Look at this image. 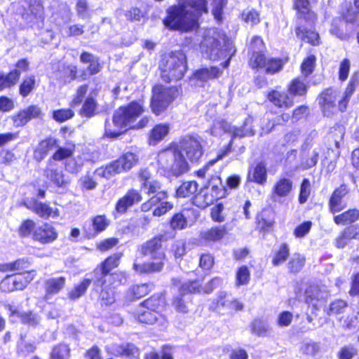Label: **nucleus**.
<instances>
[{
	"mask_svg": "<svg viewBox=\"0 0 359 359\" xmlns=\"http://www.w3.org/2000/svg\"><path fill=\"white\" fill-rule=\"evenodd\" d=\"M207 11L206 0H180L177 5L167 10L168 16L163 23L170 29L195 30L198 27L199 15Z\"/></svg>",
	"mask_w": 359,
	"mask_h": 359,
	"instance_id": "obj_1",
	"label": "nucleus"
},
{
	"mask_svg": "<svg viewBox=\"0 0 359 359\" xmlns=\"http://www.w3.org/2000/svg\"><path fill=\"white\" fill-rule=\"evenodd\" d=\"M201 48L212 60L226 59L221 63L224 68L229 66L230 59L236 51L232 41L223 32L216 28H210L205 31Z\"/></svg>",
	"mask_w": 359,
	"mask_h": 359,
	"instance_id": "obj_2",
	"label": "nucleus"
},
{
	"mask_svg": "<svg viewBox=\"0 0 359 359\" xmlns=\"http://www.w3.org/2000/svg\"><path fill=\"white\" fill-rule=\"evenodd\" d=\"M156 161L158 172L166 177H179L189 170L183 154L175 144L161 150L157 154Z\"/></svg>",
	"mask_w": 359,
	"mask_h": 359,
	"instance_id": "obj_3",
	"label": "nucleus"
},
{
	"mask_svg": "<svg viewBox=\"0 0 359 359\" xmlns=\"http://www.w3.org/2000/svg\"><path fill=\"white\" fill-rule=\"evenodd\" d=\"M143 111V106L137 102H133L127 106L119 107L115 111L112 121H107L105 122V136L110 138L120 136Z\"/></svg>",
	"mask_w": 359,
	"mask_h": 359,
	"instance_id": "obj_4",
	"label": "nucleus"
},
{
	"mask_svg": "<svg viewBox=\"0 0 359 359\" xmlns=\"http://www.w3.org/2000/svg\"><path fill=\"white\" fill-rule=\"evenodd\" d=\"M165 241V236L160 234L141 245L139 247L141 254L144 256H149L152 259H156L158 262L144 263L142 265L135 263L133 269L140 273L161 271L164 266L163 260L165 258V250L163 247V243Z\"/></svg>",
	"mask_w": 359,
	"mask_h": 359,
	"instance_id": "obj_5",
	"label": "nucleus"
},
{
	"mask_svg": "<svg viewBox=\"0 0 359 359\" xmlns=\"http://www.w3.org/2000/svg\"><path fill=\"white\" fill-rule=\"evenodd\" d=\"M161 78L165 82L182 79L187 70V57L182 50L172 51L165 55L160 65Z\"/></svg>",
	"mask_w": 359,
	"mask_h": 359,
	"instance_id": "obj_6",
	"label": "nucleus"
},
{
	"mask_svg": "<svg viewBox=\"0 0 359 359\" xmlns=\"http://www.w3.org/2000/svg\"><path fill=\"white\" fill-rule=\"evenodd\" d=\"M138 160L137 154L127 151L105 167L97 168L95 174L102 177L110 178L116 174L130 170L137 163Z\"/></svg>",
	"mask_w": 359,
	"mask_h": 359,
	"instance_id": "obj_7",
	"label": "nucleus"
},
{
	"mask_svg": "<svg viewBox=\"0 0 359 359\" xmlns=\"http://www.w3.org/2000/svg\"><path fill=\"white\" fill-rule=\"evenodd\" d=\"M181 152L185 153L187 158L192 161H198L203 155V149L199 139L194 136H186L177 146Z\"/></svg>",
	"mask_w": 359,
	"mask_h": 359,
	"instance_id": "obj_8",
	"label": "nucleus"
},
{
	"mask_svg": "<svg viewBox=\"0 0 359 359\" xmlns=\"http://www.w3.org/2000/svg\"><path fill=\"white\" fill-rule=\"evenodd\" d=\"M121 256V253H116L110 256L102 263L100 267L95 270L94 273L97 276L94 281L96 287H102L107 281V278L112 276L108 275L113 269L118 266Z\"/></svg>",
	"mask_w": 359,
	"mask_h": 359,
	"instance_id": "obj_9",
	"label": "nucleus"
},
{
	"mask_svg": "<svg viewBox=\"0 0 359 359\" xmlns=\"http://www.w3.org/2000/svg\"><path fill=\"white\" fill-rule=\"evenodd\" d=\"M222 133H229L233 138L243 137L248 135H252L254 132L252 130H245L243 127L236 128L231 126L228 122L221 120L215 121L213 126L210 129V133L213 136H218Z\"/></svg>",
	"mask_w": 359,
	"mask_h": 359,
	"instance_id": "obj_10",
	"label": "nucleus"
},
{
	"mask_svg": "<svg viewBox=\"0 0 359 359\" xmlns=\"http://www.w3.org/2000/svg\"><path fill=\"white\" fill-rule=\"evenodd\" d=\"M151 107L154 114H160L173 101L174 91H153Z\"/></svg>",
	"mask_w": 359,
	"mask_h": 359,
	"instance_id": "obj_11",
	"label": "nucleus"
},
{
	"mask_svg": "<svg viewBox=\"0 0 359 359\" xmlns=\"http://www.w3.org/2000/svg\"><path fill=\"white\" fill-rule=\"evenodd\" d=\"M23 204L40 217L56 218L59 216V210L57 208H53L46 203L37 201L35 198L27 199L24 201Z\"/></svg>",
	"mask_w": 359,
	"mask_h": 359,
	"instance_id": "obj_12",
	"label": "nucleus"
},
{
	"mask_svg": "<svg viewBox=\"0 0 359 359\" xmlns=\"http://www.w3.org/2000/svg\"><path fill=\"white\" fill-rule=\"evenodd\" d=\"M57 236V232L52 224L43 223L34 231L32 238L41 244H48L55 241Z\"/></svg>",
	"mask_w": 359,
	"mask_h": 359,
	"instance_id": "obj_13",
	"label": "nucleus"
},
{
	"mask_svg": "<svg viewBox=\"0 0 359 359\" xmlns=\"http://www.w3.org/2000/svg\"><path fill=\"white\" fill-rule=\"evenodd\" d=\"M293 187L292 181L286 177L278 179L273 186L271 190V199L275 202H280L290 194Z\"/></svg>",
	"mask_w": 359,
	"mask_h": 359,
	"instance_id": "obj_14",
	"label": "nucleus"
},
{
	"mask_svg": "<svg viewBox=\"0 0 359 359\" xmlns=\"http://www.w3.org/2000/svg\"><path fill=\"white\" fill-rule=\"evenodd\" d=\"M137 320L145 324H156L160 329H164L168 325V320L161 313H154L140 306L137 311Z\"/></svg>",
	"mask_w": 359,
	"mask_h": 359,
	"instance_id": "obj_15",
	"label": "nucleus"
},
{
	"mask_svg": "<svg viewBox=\"0 0 359 359\" xmlns=\"http://www.w3.org/2000/svg\"><path fill=\"white\" fill-rule=\"evenodd\" d=\"M305 295L306 302L317 308L325 302L328 292L324 286L311 285L306 290Z\"/></svg>",
	"mask_w": 359,
	"mask_h": 359,
	"instance_id": "obj_16",
	"label": "nucleus"
},
{
	"mask_svg": "<svg viewBox=\"0 0 359 359\" xmlns=\"http://www.w3.org/2000/svg\"><path fill=\"white\" fill-rule=\"evenodd\" d=\"M44 175L57 187H62L67 183L62 171L52 160L48 161Z\"/></svg>",
	"mask_w": 359,
	"mask_h": 359,
	"instance_id": "obj_17",
	"label": "nucleus"
},
{
	"mask_svg": "<svg viewBox=\"0 0 359 359\" xmlns=\"http://www.w3.org/2000/svg\"><path fill=\"white\" fill-rule=\"evenodd\" d=\"M57 148V140L53 137H47L41 140L34 151V158L40 162L47 156L49 151Z\"/></svg>",
	"mask_w": 359,
	"mask_h": 359,
	"instance_id": "obj_18",
	"label": "nucleus"
},
{
	"mask_svg": "<svg viewBox=\"0 0 359 359\" xmlns=\"http://www.w3.org/2000/svg\"><path fill=\"white\" fill-rule=\"evenodd\" d=\"M348 192L347 187L344 184L334 190L329 202L330 209L332 213L339 212L345 208L346 204L343 202V198Z\"/></svg>",
	"mask_w": 359,
	"mask_h": 359,
	"instance_id": "obj_19",
	"label": "nucleus"
},
{
	"mask_svg": "<svg viewBox=\"0 0 359 359\" xmlns=\"http://www.w3.org/2000/svg\"><path fill=\"white\" fill-rule=\"evenodd\" d=\"M294 91H271L269 99L275 105L279 107H289L293 104Z\"/></svg>",
	"mask_w": 359,
	"mask_h": 359,
	"instance_id": "obj_20",
	"label": "nucleus"
},
{
	"mask_svg": "<svg viewBox=\"0 0 359 359\" xmlns=\"http://www.w3.org/2000/svg\"><path fill=\"white\" fill-rule=\"evenodd\" d=\"M142 198V195L138 191L129 190L123 197L118 200L116 210L118 212H125L129 207L140 202Z\"/></svg>",
	"mask_w": 359,
	"mask_h": 359,
	"instance_id": "obj_21",
	"label": "nucleus"
},
{
	"mask_svg": "<svg viewBox=\"0 0 359 359\" xmlns=\"http://www.w3.org/2000/svg\"><path fill=\"white\" fill-rule=\"evenodd\" d=\"M66 278L63 276L47 279L44 282L45 300H48L53 295L58 294L65 287Z\"/></svg>",
	"mask_w": 359,
	"mask_h": 359,
	"instance_id": "obj_22",
	"label": "nucleus"
},
{
	"mask_svg": "<svg viewBox=\"0 0 359 359\" xmlns=\"http://www.w3.org/2000/svg\"><path fill=\"white\" fill-rule=\"evenodd\" d=\"M41 114L40 109L36 106H29L13 116L12 119L15 126L20 127L25 125L32 118H36Z\"/></svg>",
	"mask_w": 359,
	"mask_h": 359,
	"instance_id": "obj_23",
	"label": "nucleus"
},
{
	"mask_svg": "<svg viewBox=\"0 0 359 359\" xmlns=\"http://www.w3.org/2000/svg\"><path fill=\"white\" fill-rule=\"evenodd\" d=\"M80 60L83 63H89L87 72H83L81 76L82 80L86 79L88 76L97 74L101 69L98 58L88 52H83L80 56Z\"/></svg>",
	"mask_w": 359,
	"mask_h": 359,
	"instance_id": "obj_24",
	"label": "nucleus"
},
{
	"mask_svg": "<svg viewBox=\"0 0 359 359\" xmlns=\"http://www.w3.org/2000/svg\"><path fill=\"white\" fill-rule=\"evenodd\" d=\"M337 93L338 91H323L318 98L319 104L326 116L331 115L335 109Z\"/></svg>",
	"mask_w": 359,
	"mask_h": 359,
	"instance_id": "obj_25",
	"label": "nucleus"
},
{
	"mask_svg": "<svg viewBox=\"0 0 359 359\" xmlns=\"http://www.w3.org/2000/svg\"><path fill=\"white\" fill-rule=\"evenodd\" d=\"M299 352L304 359H316L320 352V344L311 340L301 343Z\"/></svg>",
	"mask_w": 359,
	"mask_h": 359,
	"instance_id": "obj_26",
	"label": "nucleus"
},
{
	"mask_svg": "<svg viewBox=\"0 0 359 359\" xmlns=\"http://www.w3.org/2000/svg\"><path fill=\"white\" fill-rule=\"evenodd\" d=\"M294 8L297 11L298 18L304 19L309 23L312 24L315 20V15L311 11L309 0H295Z\"/></svg>",
	"mask_w": 359,
	"mask_h": 359,
	"instance_id": "obj_27",
	"label": "nucleus"
},
{
	"mask_svg": "<svg viewBox=\"0 0 359 359\" xmlns=\"http://www.w3.org/2000/svg\"><path fill=\"white\" fill-rule=\"evenodd\" d=\"M353 238L359 239L358 226H351L345 229L336 238V246L339 248H343Z\"/></svg>",
	"mask_w": 359,
	"mask_h": 359,
	"instance_id": "obj_28",
	"label": "nucleus"
},
{
	"mask_svg": "<svg viewBox=\"0 0 359 359\" xmlns=\"http://www.w3.org/2000/svg\"><path fill=\"white\" fill-rule=\"evenodd\" d=\"M111 352L114 355H126L130 359H138L139 351L137 348L133 344H128L126 345L112 344L109 348Z\"/></svg>",
	"mask_w": 359,
	"mask_h": 359,
	"instance_id": "obj_29",
	"label": "nucleus"
},
{
	"mask_svg": "<svg viewBox=\"0 0 359 359\" xmlns=\"http://www.w3.org/2000/svg\"><path fill=\"white\" fill-rule=\"evenodd\" d=\"M165 305V297L161 294H156L146 299L140 306L152 312L161 313Z\"/></svg>",
	"mask_w": 359,
	"mask_h": 359,
	"instance_id": "obj_30",
	"label": "nucleus"
},
{
	"mask_svg": "<svg viewBox=\"0 0 359 359\" xmlns=\"http://www.w3.org/2000/svg\"><path fill=\"white\" fill-rule=\"evenodd\" d=\"M170 129V125L168 123H160L155 126L149 134V144H157L168 134Z\"/></svg>",
	"mask_w": 359,
	"mask_h": 359,
	"instance_id": "obj_31",
	"label": "nucleus"
},
{
	"mask_svg": "<svg viewBox=\"0 0 359 359\" xmlns=\"http://www.w3.org/2000/svg\"><path fill=\"white\" fill-rule=\"evenodd\" d=\"M226 233V227L224 225L216 226L203 231L201 238L207 241L215 242L223 238Z\"/></svg>",
	"mask_w": 359,
	"mask_h": 359,
	"instance_id": "obj_32",
	"label": "nucleus"
},
{
	"mask_svg": "<svg viewBox=\"0 0 359 359\" xmlns=\"http://www.w3.org/2000/svg\"><path fill=\"white\" fill-rule=\"evenodd\" d=\"M248 179L259 184L264 185L267 179L266 166L262 163H258L249 173Z\"/></svg>",
	"mask_w": 359,
	"mask_h": 359,
	"instance_id": "obj_33",
	"label": "nucleus"
},
{
	"mask_svg": "<svg viewBox=\"0 0 359 359\" xmlns=\"http://www.w3.org/2000/svg\"><path fill=\"white\" fill-rule=\"evenodd\" d=\"M217 194H211L206 189L202 191L201 193L197 194L195 198L194 203L196 205L201 208H205L214 203L215 201L217 200Z\"/></svg>",
	"mask_w": 359,
	"mask_h": 359,
	"instance_id": "obj_34",
	"label": "nucleus"
},
{
	"mask_svg": "<svg viewBox=\"0 0 359 359\" xmlns=\"http://www.w3.org/2000/svg\"><path fill=\"white\" fill-rule=\"evenodd\" d=\"M0 289L4 292H11L16 290H22L17 274L6 276L0 283Z\"/></svg>",
	"mask_w": 359,
	"mask_h": 359,
	"instance_id": "obj_35",
	"label": "nucleus"
},
{
	"mask_svg": "<svg viewBox=\"0 0 359 359\" xmlns=\"http://www.w3.org/2000/svg\"><path fill=\"white\" fill-rule=\"evenodd\" d=\"M205 189L210 191L211 194H217V199L222 198L225 194L222 180L218 176L212 177L208 181Z\"/></svg>",
	"mask_w": 359,
	"mask_h": 359,
	"instance_id": "obj_36",
	"label": "nucleus"
},
{
	"mask_svg": "<svg viewBox=\"0 0 359 359\" xmlns=\"http://www.w3.org/2000/svg\"><path fill=\"white\" fill-rule=\"evenodd\" d=\"M359 218V210L351 209L346 211L334 217V221L337 224H346L352 223Z\"/></svg>",
	"mask_w": 359,
	"mask_h": 359,
	"instance_id": "obj_37",
	"label": "nucleus"
},
{
	"mask_svg": "<svg viewBox=\"0 0 359 359\" xmlns=\"http://www.w3.org/2000/svg\"><path fill=\"white\" fill-rule=\"evenodd\" d=\"M20 73L18 70L15 69L8 74L4 75L0 72V88H11L18 81Z\"/></svg>",
	"mask_w": 359,
	"mask_h": 359,
	"instance_id": "obj_38",
	"label": "nucleus"
},
{
	"mask_svg": "<svg viewBox=\"0 0 359 359\" xmlns=\"http://www.w3.org/2000/svg\"><path fill=\"white\" fill-rule=\"evenodd\" d=\"M296 35L299 39L312 45L318 44L319 35L313 31L306 30L304 28L302 29L298 27L296 29Z\"/></svg>",
	"mask_w": 359,
	"mask_h": 359,
	"instance_id": "obj_39",
	"label": "nucleus"
},
{
	"mask_svg": "<svg viewBox=\"0 0 359 359\" xmlns=\"http://www.w3.org/2000/svg\"><path fill=\"white\" fill-rule=\"evenodd\" d=\"M198 190V184L195 181H189L183 182L177 189L176 195L177 197H188L194 194Z\"/></svg>",
	"mask_w": 359,
	"mask_h": 359,
	"instance_id": "obj_40",
	"label": "nucleus"
},
{
	"mask_svg": "<svg viewBox=\"0 0 359 359\" xmlns=\"http://www.w3.org/2000/svg\"><path fill=\"white\" fill-rule=\"evenodd\" d=\"M57 150L53 154L50 160L62 161L63 159L71 157L75 150V145L73 144H67L65 147H58Z\"/></svg>",
	"mask_w": 359,
	"mask_h": 359,
	"instance_id": "obj_41",
	"label": "nucleus"
},
{
	"mask_svg": "<svg viewBox=\"0 0 359 359\" xmlns=\"http://www.w3.org/2000/svg\"><path fill=\"white\" fill-rule=\"evenodd\" d=\"M168 194L165 193V197L162 199H159V201L155 205L153 210V215L155 217H161L165 215L167 212L173 208V203L168 201Z\"/></svg>",
	"mask_w": 359,
	"mask_h": 359,
	"instance_id": "obj_42",
	"label": "nucleus"
},
{
	"mask_svg": "<svg viewBox=\"0 0 359 359\" xmlns=\"http://www.w3.org/2000/svg\"><path fill=\"white\" fill-rule=\"evenodd\" d=\"M91 283V280L86 278L83 281L74 286V287L69 292V297L71 299H77L82 297L86 292L88 287Z\"/></svg>",
	"mask_w": 359,
	"mask_h": 359,
	"instance_id": "obj_43",
	"label": "nucleus"
},
{
	"mask_svg": "<svg viewBox=\"0 0 359 359\" xmlns=\"http://www.w3.org/2000/svg\"><path fill=\"white\" fill-rule=\"evenodd\" d=\"M141 189L148 195L155 194L154 196H158L160 193H167L166 191H161L162 185L161 182L155 179L144 183Z\"/></svg>",
	"mask_w": 359,
	"mask_h": 359,
	"instance_id": "obj_44",
	"label": "nucleus"
},
{
	"mask_svg": "<svg viewBox=\"0 0 359 359\" xmlns=\"http://www.w3.org/2000/svg\"><path fill=\"white\" fill-rule=\"evenodd\" d=\"M305 264V258L300 254H294L290 258L287 267L291 273H298L304 267Z\"/></svg>",
	"mask_w": 359,
	"mask_h": 359,
	"instance_id": "obj_45",
	"label": "nucleus"
},
{
	"mask_svg": "<svg viewBox=\"0 0 359 359\" xmlns=\"http://www.w3.org/2000/svg\"><path fill=\"white\" fill-rule=\"evenodd\" d=\"M289 255H290L289 246L285 243H283L280 246L279 250L276 252V254L272 259L273 265L276 266H278V265L284 263L286 261V259H287Z\"/></svg>",
	"mask_w": 359,
	"mask_h": 359,
	"instance_id": "obj_46",
	"label": "nucleus"
},
{
	"mask_svg": "<svg viewBox=\"0 0 359 359\" xmlns=\"http://www.w3.org/2000/svg\"><path fill=\"white\" fill-rule=\"evenodd\" d=\"M219 74V69L217 67H211L210 69H203L197 71L194 79L206 81L208 79L217 77Z\"/></svg>",
	"mask_w": 359,
	"mask_h": 359,
	"instance_id": "obj_47",
	"label": "nucleus"
},
{
	"mask_svg": "<svg viewBox=\"0 0 359 359\" xmlns=\"http://www.w3.org/2000/svg\"><path fill=\"white\" fill-rule=\"evenodd\" d=\"M232 296L226 292H220L217 299L215 309L217 312L228 310L231 304Z\"/></svg>",
	"mask_w": 359,
	"mask_h": 359,
	"instance_id": "obj_48",
	"label": "nucleus"
},
{
	"mask_svg": "<svg viewBox=\"0 0 359 359\" xmlns=\"http://www.w3.org/2000/svg\"><path fill=\"white\" fill-rule=\"evenodd\" d=\"M12 313H16L23 323L27 324L29 326L34 327L37 325L40 322L39 316L35 313H16L15 311H12Z\"/></svg>",
	"mask_w": 359,
	"mask_h": 359,
	"instance_id": "obj_49",
	"label": "nucleus"
},
{
	"mask_svg": "<svg viewBox=\"0 0 359 359\" xmlns=\"http://www.w3.org/2000/svg\"><path fill=\"white\" fill-rule=\"evenodd\" d=\"M250 278V273L246 266H241L236 273V285L241 286L247 285Z\"/></svg>",
	"mask_w": 359,
	"mask_h": 359,
	"instance_id": "obj_50",
	"label": "nucleus"
},
{
	"mask_svg": "<svg viewBox=\"0 0 359 359\" xmlns=\"http://www.w3.org/2000/svg\"><path fill=\"white\" fill-rule=\"evenodd\" d=\"M97 108V104L95 99L92 97H88L82 109L80 111V114L82 116L90 117L95 114Z\"/></svg>",
	"mask_w": 359,
	"mask_h": 359,
	"instance_id": "obj_51",
	"label": "nucleus"
},
{
	"mask_svg": "<svg viewBox=\"0 0 359 359\" xmlns=\"http://www.w3.org/2000/svg\"><path fill=\"white\" fill-rule=\"evenodd\" d=\"M109 225V222L104 215H98L95 217L92 220V226L93 228V234H97L103 231Z\"/></svg>",
	"mask_w": 359,
	"mask_h": 359,
	"instance_id": "obj_52",
	"label": "nucleus"
},
{
	"mask_svg": "<svg viewBox=\"0 0 359 359\" xmlns=\"http://www.w3.org/2000/svg\"><path fill=\"white\" fill-rule=\"evenodd\" d=\"M242 19L248 24L251 25H256L259 22V14L253 8H247L242 13Z\"/></svg>",
	"mask_w": 359,
	"mask_h": 359,
	"instance_id": "obj_53",
	"label": "nucleus"
},
{
	"mask_svg": "<svg viewBox=\"0 0 359 359\" xmlns=\"http://www.w3.org/2000/svg\"><path fill=\"white\" fill-rule=\"evenodd\" d=\"M20 286L22 290L25 289L29 283H31L36 276V270H31L17 274Z\"/></svg>",
	"mask_w": 359,
	"mask_h": 359,
	"instance_id": "obj_54",
	"label": "nucleus"
},
{
	"mask_svg": "<svg viewBox=\"0 0 359 359\" xmlns=\"http://www.w3.org/2000/svg\"><path fill=\"white\" fill-rule=\"evenodd\" d=\"M69 349L65 344H60L53 348L50 359H67Z\"/></svg>",
	"mask_w": 359,
	"mask_h": 359,
	"instance_id": "obj_55",
	"label": "nucleus"
},
{
	"mask_svg": "<svg viewBox=\"0 0 359 359\" xmlns=\"http://www.w3.org/2000/svg\"><path fill=\"white\" fill-rule=\"evenodd\" d=\"M187 224V219L182 213L175 214L170 220V227L172 229H183Z\"/></svg>",
	"mask_w": 359,
	"mask_h": 359,
	"instance_id": "obj_56",
	"label": "nucleus"
},
{
	"mask_svg": "<svg viewBox=\"0 0 359 359\" xmlns=\"http://www.w3.org/2000/svg\"><path fill=\"white\" fill-rule=\"evenodd\" d=\"M100 298L102 304L108 306L115 302L114 292L111 287H105L100 292Z\"/></svg>",
	"mask_w": 359,
	"mask_h": 359,
	"instance_id": "obj_57",
	"label": "nucleus"
},
{
	"mask_svg": "<svg viewBox=\"0 0 359 359\" xmlns=\"http://www.w3.org/2000/svg\"><path fill=\"white\" fill-rule=\"evenodd\" d=\"M283 61L280 59H269L265 65L266 71L269 74H274L283 68Z\"/></svg>",
	"mask_w": 359,
	"mask_h": 359,
	"instance_id": "obj_58",
	"label": "nucleus"
},
{
	"mask_svg": "<svg viewBox=\"0 0 359 359\" xmlns=\"http://www.w3.org/2000/svg\"><path fill=\"white\" fill-rule=\"evenodd\" d=\"M266 58L261 52L253 53L250 60V65L253 69H258L265 66Z\"/></svg>",
	"mask_w": 359,
	"mask_h": 359,
	"instance_id": "obj_59",
	"label": "nucleus"
},
{
	"mask_svg": "<svg viewBox=\"0 0 359 359\" xmlns=\"http://www.w3.org/2000/svg\"><path fill=\"white\" fill-rule=\"evenodd\" d=\"M201 284L198 281H190L184 283L180 288V292L181 294H185L187 293H196L200 291Z\"/></svg>",
	"mask_w": 359,
	"mask_h": 359,
	"instance_id": "obj_60",
	"label": "nucleus"
},
{
	"mask_svg": "<svg viewBox=\"0 0 359 359\" xmlns=\"http://www.w3.org/2000/svg\"><path fill=\"white\" fill-rule=\"evenodd\" d=\"M357 355V350L353 346H344L337 353L339 359H352Z\"/></svg>",
	"mask_w": 359,
	"mask_h": 359,
	"instance_id": "obj_61",
	"label": "nucleus"
},
{
	"mask_svg": "<svg viewBox=\"0 0 359 359\" xmlns=\"http://www.w3.org/2000/svg\"><path fill=\"white\" fill-rule=\"evenodd\" d=\"M224 211V206L222 204L219 203L216 205H215L211 209V218L212 219L218 223L223 222L225 220V215L223 213Z\"/></svg>",
	"mask_w": 359,
	"mask_h": 359,
	"instance_id": "obj_62",
	"label": "nucleus"
},
{
	"mask_svg": "<svg viewBox=\"0 0 359 359\" xmlns=\"http://www.w3.org/2000/svg\"><path fill=\"white\" fill-rule=\"evenodd\" d=\"M35 222L31 219L25 220L19 228V233L22 236H28L33 233L35 229Z\"/></svg>",
	"mask_w": 359,
	"mask_h": 359,
	"instance_id": "obj_63",
	"label": "nucleus"
},
{
	"mask_svg": "<svg viewBox=\"0 0 359 359\" xmlns=\"http://www.w3.org/2000/svg\"><path fill=\"white\" fill-rule=\"evenodd\" d=\"M269 329V325L260 320H255L252 324V332L259 336L265 334Z\"/></svg>",
	"mask_w": 359,
	"mask_h": 359,
	"instance_id": "obj_64",
	"label": "nucleus"
}]
</instances>
